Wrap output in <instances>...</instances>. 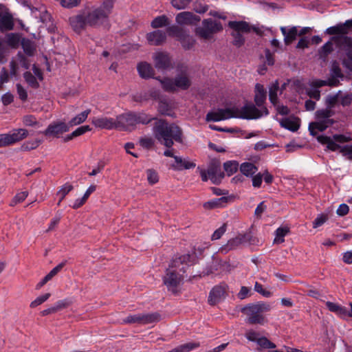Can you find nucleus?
Masks as SVG:
<instances>
[{"mask_svg": "<svg viewBox=\"0 0 352 352\" xmlns=\"http://www.w3.org/2000/svg\"><path fill=\"white\" fill-rule=\"evenodd\" d=\"M176 165H173L175 170H181L183 169H190L195 167V162L188 160V159H183L180 157H175Z\"/></svg>", "mask_w": 352, "mask_h": 352, "instance_id": "30", "label": "nucleus"}, {"mask_svg": "<svg viewBox=\"0 0 352 352\" xmlns=\"http://www.w3.org/2000/svg\"><path fill=\"white\" fill-rule=\"evenodd\" d=\"M257 344L264 349H274L276 347V344L265 337L260 338L257 341Z\"/></svg>", "mask_w": 352, "mask_h": 352, "instance_id": "52", "label": "nucleus"}, {"mask_svg": "<svg viewBox=\"0 0 352 352\" xmlns=\"http://www.w3.org/2000/svg\"><path fill=\"white\" fill-rule=\"evenodd\" d=\"M326 306L330 311L335 313L341 318H352V302L349 303L350 310H348L345 307L330 301L326 302Z\"/></svg>", "mask_w": 352, "mask_h": 352, "instance_id": "20", "label": "nucleus"}, {"mask_svg": "<svg viewBox=\"0 0 352 352\" xmlns=\"http://www.w3.org/2000/svg\"><path fill=\"white\" fill-rule=\"evenodd\" d=\"M289 232V229L287 226L278 228L276 230V236L274 242H283V237L287 234Z\"/></svg>", "mask_w": 352, "mask_h": 352, "instance_id": "43", "label": "nucleus"}, {"mask_svg": "<svg viewBox=\"0 0 352 352\" xmlns=\"http://www.w3.org/2000/svg\"><path fill=\"white\" fill-rule=\"evenodd\" d=\"M91 130V129L89 125L81 126L72 133V136L76 138L83 135L86 132L90 131Z\"/></svg>", "mask_w": 352, "mask_h": 352, "instance_id": "58", "label": "nucleus"}, {"mask_svg": "<svg viewBox=\"0 0 352 352\" xmlns=\"http://www.w3.org/2000/svg\"><path fill=\"white\" fill-rule=\"evenodd\" d=\"M331 72L333 77L340 78L343 76L339 64L336 61L333 63Z\"/></svg>", "mask_w": 352, "mask_h": 352, "instance_id": "60", "label": "nucleus"}, {"mask_svg": "<svg viewBox=\"0 0 352 352\" xmlns=\"http://www.w3.org/2000/svg\"><path fill=\"white\" fill-rule=\"evenodd\" d=\"M325 102L327 108L331 109L335 106L336 104L340 102V92L336 94L327 96L325 100Z\"/></svg>", "mask_w": 352, "mask_h": 352, "instance_id": "45", "label": "nucleus"}, {"mask_svg": "<svg viewBox=\"0 0 352 352\" xmlns=\"http://www.w3.org/2000/svg\"><path fill=\"white\" fill-rule=\"evenodd\" d=\"M180 41L183 47L186 49L191 48L194 45L195 42L193 38L187 34L186 33L185 34V36H184V37L182 39H180Z\"/></svg>", "mask_w": 352, "mask_h": 352, "instance_id": "50", "label": "nucleus"}, {"mask_svg": "<svg viewBox=\"0 0 352 352\" xmlns=\"http://www.w3.org/2000/svg\"><path fill=\"white\" fill-rule=\"evenodd\" d=\"M50 293H47V294H45L44 295H42V296H40L37 297L34 300L31 302V303L30 305V307L31 308L36 307L37 306L41 305L44 302H45L50 298Z\"/></svg>", "mask_w": 352, "mask_h": 352, "instance_id": "54", "label": "nucleus"}, {"mask_svg": "<svg viewBox=\"0 0 352 352\" xmlns=\"http://www.w3.org/2000/svg\"><path fill=\"white\" fill-rule=\"evenodd\" d=\"M140 145L145 148H150L154 144V140L151 138H143L140 140Z\"/></svg>", "mask_w": 352, "mask_h": 352, "instance_id": "63", "label": "nucleus"}, {"mask_svg": "<svg viewBox=\"0 0 352 352\" xmlns=\"http://www.w3.org/2000/svg\"><path fill=\"white\" fill-rule=\"evenodd\" d=\"M166 38V33L162 30H155L146 34V39L152 45H160L165 42Z\"/></svg>", "mask_w": 352, "mask_h": 352, "instance_id": "22", "label": "nucleus"}, {"mask_svg": "<svg viewBox=\"0 0 352 352\" xmlns=\"http://www.w3.org/2000/svg\"><path fill=\"white\" fill-rule=\"evenodd\" d=\"M226 230V226L225 224H223L222 226H221L219 228H218L212 235L211 239L212 241L218 240L219 239L221 236L225 233Z\"/></svg>", "mask_w": 352, "mask_h": 352, "instance_id": "62", "label": "nucleus"}, {"mask_svg": "<svg viewBox=\"0 0 352 352\" xmlns=\"http://www.w3.org/2000/svg\"><path fill=\"white\" fill-rule=\"evenodd\" d=\"M285 87L286 83H284L280 89L278 80H276L270 85L269 88V99L273 105H277V103H278V95L282 94Z\"/></svg>", "mask_w": 352, "mask_h": 352, "instance_id": "24", "label": "nucleus"}, {"mask_svg": "<svg viewBox=\"0 0 352 352\" xmlns=\"http://www.w3.org/2000/svg\"><path fill=\"white\" fill-rule=\"evenodd\" d=\"M199 346V343L198 342H188L179 346L170 352H189Z\"/></svg>", "mask_w": 352, "mask_h": 352, "instance_id": "40", "label": "nucleus"}, {"mask_svg": "<svg viewBox=\"0 0 352 352\" xmlns=\"http://www.w3.org/2000/svg\"><path fill=\"white\" fill-rule=\"evenodd\" d=\"M192 1V0H172V6L177 10L185 9Z\"/></svg>", "mask_w": 352, "mask_h": 352, "instance_id": "53", "label": "nucleus"}, {"mask_svg": "<svg viewBox=\"0 0 352 352\" xmlns=\"http://www.w3.org/2000/svg\"><path fill=\"white\" fill-rule=\"evenodd\" d=\"M317 139L320 143L326 144L327 148L332 151H335L341 147L334 142L335 140H333V139H331L330 137L320 135L317 138Z\"/></svg>", "mask_w": 352, "mask_h": 352, "instance_id": "35", "label": "nucleus"}, {"mask_svg": "<svg viewBox=\"0 0 352 352\" xmlns=\"http://www.w3.org/2000/svg\"><path fill=\"white\" fill-rule=\"evenodd\" d=\"M333 114V113L331 109L328 108L316 111V120L311 122L309 125L310 133L312 135H316L318 131H323L333 124V121L330 118Z\"/></svg>", "mask_w": 352, "mask_h": 352, "instance_id": "7", "label": "nucleus"}, {"mask_svg": "<svg viewBox=\"0 0 352 352\" xmlns=\"http://www.w3.org/2000/svg\"><path fill=\"white\" fill-rule=\"evenodd\" d=\"M147 180L151 185H153L158 182L159 177L157 172L153 169L146 170Z\"/></svg>", "mask_w": 352, "mask_h": 352, "instance_id": "49", "label": "nucleus"}, {"mask_svg": "<svg viewBox=\"0 0 352 352\" xmlns=\"http://www.w3.org/2000/svg\"><path fill=\"white\" fill-rule=\"evenodd\" d=\"M133 113L122 114L116 117L117 129L120 131L132 130L135 126Z\"/></svg>", "mask_w": 352, "mask_h": 352, "instance_id": "14", "label": "nucleus"}, {"mask_svg": "<svg viewBox=\"0 0 352 352\" xmlns=\"http://www.w3.org/2000/svg\"><path fill=\"white\" fill-rule=\"evenodd\" d=\"M161 315L157 312L141 314V325L155 323L161 320Z\"/></svg>", "mask_w": 352, "mask_h": 352, "instance_id": "32", "label": "nucleus"}, {"mask_svg": "<svg viewBox=\"0 0 352 352\" xmlns=\"http://www.w3.org/2000/svg\"><path fill=\"white\" fill-rule=\"evenodd\" d=\"M329 219L328 214H320L317 216L315 220L313 221V227L314 228H318L323 225Z\"/></svg>", "mask_w": 352, "mask_h": 352, "instance_id": "51", "label": "nucleus"}, {"mask_svg": "<svg viewBox=\"0 0 352 352\" xmlns=\"http://www.w3.org/2000/svg\"><path fill=\"white\" fill-rule=\"evenodd\" d=\"M90 112H91L90 109H87V110L81 112L80 113L78 114L76 116L73 118L69 122L68 124L69 125V126H74L82 124L87 120Z\"/></svg>", "mask_w": 352, "mask_h": 352, "instance_id": "37", "label": "nucleus"}, {"mask_svg": "<svg viewBox=\"0 0 352 352\" xmlns=\"http://www.w3.org/2000/svg\"><path fill=\"white\" fill-rule=\"evenodd\" d=\"M155 67L159 70H166L173 67L172 60L167 53L158 52L153 55Z\"/></svg>", "mask_w": 352, "mask_h": 352, "instance_id": "16", "label": "nucleus"}, {"mask_svg": "<svg viewBox=\"0 0 352 352\" xmlns=\"http://www.w3.org/2000/svg\"><path fill=\"white\" fill-rule=\"evenodd\" d=\"M81 0H60V5L66 8H72L79 5Z\"/></svg>", "mask_w": 352, "mask_h": 352, "instance_id": "59", "label": "nucleus"}, {"mask_svg": "<svg viewBox=\"0 0 352 352\" xmlns=\"http://www.w3.org/2000/svg\"><path fill=\"white\" fill-rule=\"evenodd\" d=\"M6 134L9 145H11L27 138L28 131L25 129H16Z\"/></svg>", "mask_w": 352, "mask_h": 352, "instance_id": "23", "label": "nucleus"}, {"mask_svg": "<svg viewBox=\"0 0 352 352\" xmlns=\"http://www.w3.org/2000/svg\"><path fill=\"white\" fill-rule=\"evenodd\" d=\"M122 324H141V314L129 315L122 320Z\"/></svg>", "mask_w": 352, "mask_h": 352, "instance_id": "47", "label": "nucleus"}, {"mask_svg": "<svg viewBox=\"0 0 352 352\" xmlns=\"http://www.w3.org/2000/svg\"><path fill=\"white\" fill-rule=\"evenodd\" d=\"M34 74L30 72H25L23 74V78L28 85L33 89H38L39 87V82L38 80H43V73L41 70L35 65L32 67Z\"/></svg>", "mask_w": 352, "mask_h": 352, "instance_id": "13", "label": "nucleus"}, {"mask_svg": "<svg viewBox=\"0 0 352 352\" xmlns=\"http://www.w3.org/2000/svg\"><path fill=\"white\" fill-rule=\"evenodd\" d=\"M28 196V191H23L17 193L11 200L10 203V206H14L18 204L23 202Z\"/></svg>", "mask_w": 352, "mask_h": 352, "instance_id": "44", "label": "nucleus"}, {"mask_svg": "<svg viewBox=\"0 0 352 352\" xmlns=\"http://www.w3.org/2000/svg\"><path fill=\"white\" fill-rule=\"evenodd\" d=\"M343 36H340V37H342ZM335 36L332 37L331 41H327L318 50V55L320 59L325 61L328 57V56L333 51V41L336 43L338 46V43L336 41L333 39ZM340 48V47H338Z\"/></svg>", "mask_w": 352, "mask_h": 352, "instance_id": "29", "label": "nucleus"}, {"mask_svg": "<svg viewBox=\"0 0 352 352\" xmlns=\"http://www.w3.org/2000/svg\"><path fill=\"white\" fill-rule=\"evenodd\" d=\"M254 290L265 298H270L272 296V293L263 288V285L258 282L255 283Z\"/></svg>", "mask_w": 352, "mask_h": 352, "instance_id": "55", "label": "nucleus"}, {"mask_svg": "<svg viewBox=\"0 0 352 352\" xmlns=\"http://www.w3.org/2000/svg\"><path fill=\"white\" fill-rule=\"evenodd\" d=\"M16 87L19 99L22 102H25L28 100V92L26 89L19 83L16 84Z\"/></svg>", "mask_w": 352, "mask_h": 352, "instance_id": "56", "label": "nucleus"}, {"mask_svg": "<svg viewBox=\"0 0 352 352\" xmlns=\"http://www.w3.org/2000/svg\"><path fill=\"white\" fill-rule=\"evenodd\" d=\"M157 79L160 81L162 88L166 91H174L177 89L186 90L191 86V79L186 67H184L174 79Z\"/></svg>", "mask_w": 352, "mask_h": 352, "instance_id": "6", "label": "nucleus"}, {"mask_svg": "<svg viewBox=\"0 0 352 352\" xmlns=\"http://www.w3.org/2000/svg\"><path fill=\"white\" fill-rule=\"evenodd\" d=\"M224 169L228 176L233 175L236 172L239 166V164L235 161H229L224 163Z\"/></svg>", "mask_w": 352, "mask_h": 352, "instance_id": "42", "label": "nucleus"}, {"mask_svg": "<svg viewBox=\"0 0 352 352\" xmlns=\"http://www.w3.org/2000/svg\"><path fill=\"white\" fill-rule=\"evenodd\" d=\"M207 173L209 179L213 184H219L224 176L220 166L215 164L210 165L207 170Z\"/></svg>", "mask_w": 352, "mask_h": 352, "instance_id": "26", "label": "nucleus"}, {"mask_svg": "<svg viewBox=\"0 0 352 352\" xmlns=\"http://www.w3.org/2000/svg\"><path fill=\"white\" fill-rule=\"evenodd\" d=\"M40 143L41 142L39 140L26 142L22 145V149L23 151H30L35 149L39 146Z\"/></svg>", "mask_w": 352, "mask_h": 352, "instance_id": "57", "label": "nucleus"}, {"mask_svg": "<svg viewBox=\"0 0 352 352\" xmlns=\"http://www.w3.org/2000/svg\"><path fill=\"white\" fill-rule=\"evenodd\" d=\"M69 125L64 122H56L50 124L43 131L46 136L59 137L60 135L69 131Z\"/></svg>", "mask_w": 352, "mask_h": 352, "instance_id": "15", "label": "nucleus"}, {"mask_svg": "<svg viewBox=\"0 0 352 352\" xmlns=\"http://www.w3.org/2000/svg\"><path fill=\"white\" fill-rule=\"evenodd\" d=\"M22 122L25 126H36L39 124L35 116L32 115L24 116Z\"/></svg>", "mask_w": 352, "mask_h": 352, "instance_id": "46", "label": "nucleus"}, {"mask_svg": "<svg viewBox=\"0 0 352 352\" xmlns=\"http://www.w3.org/2000/svg\"><path fill=\"white\" fill-rule=\"evenodd\" d=\"M340 47V60L344 67L352 72V38L349 36L334 37Z\"/></svg>", "mask_w": 352, "mask_h": 352, "instance_id": "8", "label": "nucleus"}, {"mask_svg": "<svg viewBox=\"0 0 352 352\" xmlns=\"http://www.w3.org/2000/svg\"><path fill=\"white\" fill-rule=\"evenodd\" d=\"M240 170L243 175L247 177H252L258 170L257 167L250 162H244L240 166Z\"/></svg>", "mask_w": 352, "mask_h": 352, "instance_id": "36", "label": "nucleus"}, {"mask_svg": "<svg viewBox=\"0 0 352 352\" xmlns=\"http://www.w3.org/2000/svg\"><path fill=\"white\" fill-rule=\"evenodd\" d=\"M280 124L282 127H284L292 131H296L300 126L298 120L296 118H285L281 119Z\"/></svg>", "mask_w": 352, "mask_h": 352, "instance_id": "31", "label": "nucleus"}, {"mask_svg": "<svg viewBox=\"0 0 352 352\" xmlns=\"http://www.w3.org/2000/svg\"><path fill=\"white\" fill-rule=\"evenodd\" d=\"M73 189V186L70 184H64L58 191L57 195L60 196V201H62L65 196Z\"/></svg>", "mask_w": 352, "mask_h": 352, "instance_id": "48", "label": "nucleus"}, {"mask_svg": "<svg viewBox=\"0 0 352 352\" xmlns=\"http://www.w3.org/2000/svg\"><path fill=\"white\" fill-rule=\"evenodd\" d=\"M14 22L12 16L10 14L3 15L0 19V30L1 32L12 30Z\"/></svg>", "mask_w": 352, "mask_h": 352, "instance_id": "34", "label": "nucleus"}, {"mask_svg": "<svg viewBox=\"0 0 352 352\" xmlns=\"http://www.w3.org/2000/svg\"><path fill=\"white\" fill-rule=\"evenodd\" d=\"M272 307L269 303L258 302L249 304L241 309V312L246 316V322L251 324H262L265 322L263 313L270 311Z\"/></svg>", "mask_w": 352, "mask_h": 352, "instance_id": "5", "label": "nucleus"}, {"mask_svg": "<svg viewBox=\"0 0 352 352\" xmlns=\"http://www.w3.org/2000/svg\"><path fill=\"white\" fill-rule=\"evenodd\" d=\"M24 52L28 56H32L35 51L34 43L28 39H23L21 42Z\"/></svg>", "mask_w": 352, "mask_h": 352, "instance_id": "41", "label": "nucleus"}, {"mask_svg": "<svg viewBox=\"0 0 352 352\" xmlns=\"http://www.w3.org/2000/svg\"><path fill=\"white\" fill-rule=\"evenodd\" d=\"M222 29V25L219 21L207 19L202 21L201 26L196 28L195 33L200 38L208 40L212 38L214 34Z\"/></svg>", "mask_w": 352, "mask_h": 352, "instance_id": "9", "label": "nucleus"}, {"mask_svg": "<svg viewBox=\"0 0 352 352\" xmlns=\"http://www.w3.org/2000/svg\"><path fill=\"white\" fill-rule=\"evenodd\" d=\"M280 31L284 36V42L286 45L291 44L296 40V36L298 35V28L296 26H293L289 29L285 27H281Z\"/></svg>", "mask_w": 352, "mask_h": 352, "instance_id": "28", "label": "nucleus"}, {"mask_svg": "<svg viewBox=\"0 0 352 352\" xmlns=\"http://www.w3.org/2000/svg\"><path fill=\"white\" fill-rule=\"evenodd\" d=\"M228 26L233 30L232 35L234 38V45L239 47L244 43V38L241 34L243 33H248L252 30V28L248 23L245 21H230Z\"/></svg>", "mask_w": 352, "mask_h": 352, "instance_id": "10", "label": "nucleus"}, {"mask_svg": "<svg viewBox=\"0 0 352 352\" xmlns=\"http://www.w3.org/2000/svg\"><path fill=\"white\" fill-rule=\"evenodd\" d=\"M338 85V80L336 78L329 79L328 80H315L311 82V86L312 87L307 90V94L310 98L319 100L320 92L318 88L325 85L333 87L337 86Z\"/></svg>", "mask_w": 352, "mask_h": 352, "instance_id": "12", "label": "nucleus"}, {"mask_svg": "<svg viewBox=\"0 0 352 352\" xmlns=\"http://www.w3.org/2000/svg\"><path fill=\"white\" fill-rule=\"evenodd\" d=\"M228 200V197H221L220 198H216L205 202L203 206L206 209H213L219 207H223L227 204Z\"/></svg>", "mask_w": 352, "mask_h": 352, "instance_id": "33", "label": "nucleus"}, {"mask_svg": "<svg viewBox=\"0 0 352 352\" xmlns=\"http://www.w3.org/2000/svg\"><path fill=\"white\" fill-rule=\"evenodd\" d=\"M116 0H104L97 8L85 11L88 26L97 27L103 23L109 17Z\"/></svg>", "mask_w": 352, "mask_h": 352, "instance_id": "4", "label": "nucleus"}, {"mask_svg": "<svg viewBox=\"0 0 352 352\" xmlns=\"http://www.w3.org/2000/svg\"><path fill=\"white\" fill-rule=\"evenodd\" d=\"M340 151L343 155L348 156L349 159L352 160V145L340 147Z\"/></svg>", "mask_w": 352, "mask_h": 352, "instance_id": "64", "label": "nucleus"}, {"mask_svg": "<svg viewBox=\"0 0 352 352\" xmlns=\"http://www.w3.org/2000/svg\"><path fill=\"white\" fill-rule=\"evenodd\" d=\"M167 33L169 36L177 37L180 41L185 36L186 32L179 26L172 25L167 28Z\"/></svg>", "mask_w": 352, "mask_h": 352, "instance_id": "39", "label": "nucleus"}, {"mask_svg": "<svg viewBox=\"0 0 352 352\" xmlns=\"http://www.w3.org/2000/svg\"><path fill=\"white\" fill-rule=\"evenodd\" d=\"M65 265V262H62L54 267L46 276L50 280H51L54 276H56Z\"/></svg>", "mask_w": 352, "mask_h": 352, "instance_id": "61", "label": "nucleus"}, {"mask_svg": "<svg viewBox=\"0 0 352 352\" xmlns=\"http://www.w3.org/2000/svg\"><path fill=\"white\" fill-rule=\"evenodd\" d=\"M226 290L222 286H215L210 291L208 296V302L210 305H215L218 303L225 297Z\"/></svg>", "mask_w": 352, "mask_h": 352, "instance_id": "25", "label": "nucleus"}, {"mask_svg": "<svg viewBox=\"0 0 352 352\" xmlns=\"http://www.w3.org/2000/svg\"><path fill=\"white\" fill-rule=\"evenodd\" d=\"M69 21L73 30L77 33H80L86 28L87 26H88L85 16V11L71 16L69 19Z\"/></svg>", "mask_w": 352, "mask_h": 352, "instance_id": "17", "label": "nucleus"}, {"mask_svg": "<svg viewBox=\"0 0 352 352\" xmlns=\"http://www.w3.org/2000/svg\"><path fill=\"white\" fill-rule=\"evenodd\" d=\"M170 23L168 18L166 15H161L155 17L151 22L153 28H159L168 25Z\"/></svg>", "mask_w": 352, "mask_h": 352, "instance_id": "38", "label": "nucleus"}, {"mask_svg": "<svg viewBox=\"0 0 352 352\" xmlns=\"http://www.w3.org/2000/svg\"><path fill=\"white\" fill-rule=\"evenodd\" d=\"M266 100V91L263 87V85L257 83L255 85V96H254V102L256 107L253 104H246L244 106H253L258 111L259 116L258 118L267 116L269 113V111L267 107L264 105Z\"/></svg>", "mask_w": 352, "mask_h": 352, "instance_id": "11", "label": "nucleus"}, {"mask_svg": "<svg viewBox=\"0 0 352 352\" xmlns=\"http://www.w3.org/2000/svg\"><path fill=\"white\" fill-rule=\"evenodd\" d=\"M352 30V19L346 21L344 23H338L336 25L328 28L325 34L329 35L341 34L344 35Z\"/></svg>", "mask_w": 352, "mask_h": 352, "instance_id": "19", "label": "nucleus"}, {"mask_svg": "<svg viewBox=\"0 0 352 352\" xmlns=\"http://www.w3.org/2000/svg\"><path fill=\"white\" fill-rule=\"evenodd\" d=\"M259 114L253 106H243L241 108L218 109L206 114L207 122H219L232 118L247 120L258 119Z\"/></svg>", "mask_w": 352, "mask_h": 352, "instance_id": "3", "label": "nucleus"}, {"mask_svg": "<svg viewBox=\"0 0 352 352\" xmlns=\"http://www.w3.org/2000/svg\"><path fill=\"white\" fill-rule=\"evenodd\" d=\"M137 69L142 78H150L154 76L155 72L153 67L146 62L140 63L137 66Z\"/></svg>", "mask_w": 352, "mask_h": 352, "instance_id": "27", "label": "nucleus"}, {"mask_svg": "<svg viewBox=\"0 0 352 352\" xmlns=\"http://www.w3.org/2000/svg\"><path fill=\"white\" fill-rule=\"evenodd\" d=\"M175 21L181 25H194L200 21V17L190 12H182L176 16Z\"/></svg>", "mask_w": 352, "mask_h": 352, "instance_id": "21", "label": "nucleus"}, {"mask_svg": "<svg viewBox=\"0 0 352 352\" xmlns=\"http://www.w3.org/2000/svg\"><path fill=\"white\" fill-rule=\"evenodd\" d=\"M91 123L96 127L101 129L111 130L117 129L116 118H108L106 116L94 117L91 120Z\"/></svg>", "mask_w": 352, "mask_h": 352, "instance_id": "18", "label": "nucleus"}, {"mask_svg": "<svg viewBox=\"0 0 352 352\" xmlns=\"http://www.w3.org/2000/svg\"><path fill=\"white\" fill-rule=\"evenodd\" d=\"M135 122L137 124H146L151 120H155L153 129L155 138L168 148L173 145V140L178 142H182V131L175 124H168L164 120L155 119L144 113H135Z\"/></svg>", "mask_w": 352, "mask_h": 352, "instance_id": "1", "label": "nucleus"}, {"mask_svg": "<svg viewBox=\"0 0 352 352\" xmlns=\"http://www.w3.org/2000/svg\"><path fill=\"white\" fill-rule=\"evenodd\" d=\"M189 254L175 257L169 265L163 276V283L168 292L176 294L180 291L184 281V274L188 266Z\"/></svg>", "mask_w": 352, "mask_h": 352, "instance_id": "2", "label": "nucleus"}]
</instances>
